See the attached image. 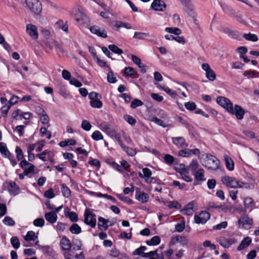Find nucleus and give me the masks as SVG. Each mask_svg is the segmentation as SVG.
I'll return each instance as SVG.
<instances>
[{"label":"nucleus","mask_w":259,"mask_h":259,"mask_svg":"<svg viewBox=\"0 0 259 259\" xmlns=\"http://www.w3.org/2000/svg\"><path fill=\"white\" fill-rule=\"evenodd\" d=\"M217 102L225 109L229 113L235 115L237 119L239 120L243 119L245 114V111L240 106L235 105L233 107V104L231 101L224 97L220 96L217 97Z\"/></svg>","instance_id":"obj_1"},{"label":"nucleus","mask_w":259,"mask_h":259,"mask_svg":"<svg viewBox=\"0 0 259 259\" xmlns=\"http://www.w3.org/2000/svg\"><path fill=\"white\" fill-rule=\"evenodd\" d=\"M221 182L224 185L231 188H245L246 189H252L254 188L253 184L244 183L229 176H222L221 177Z\"/></svg>","instance_id":"obj_2"},{"label":"nucleus","mask_w":259,"mask_h":259,"mask_svg":"<svg viewBox=\"0 0 259 259\" xmlns=\"http://www.w3.org/2000/svg\"><path fill=\"white\" fill-rule=\"evenodd\" d=\"M26 8L34 15H39L42 12L41 3L39 0H24Z\"/></svg>","instance_id":"obj_3"},{"label":"nucleus","mask_w":259,"mask_h":259,"mask_svg":"<svg viewBox=\"0 0 259 259\" xmlns=\"http://www.w3.org/2000/svg\"><path fill=\"white\" fill-rule=\"evenodd\" d=\"M205 158L202 164L208 169L215 170L219 168L220 161L214 156L206 153L204 155Z\"/></svg>","instance_id":"obj_4"},{"label":"nucleus","mask_w":259,"mask_h":259,"mask_svg":"<svg viewBox=\"0 0 259 259\" xmlns=\"http://www.w3.org/2000/svg\"><path fill=\"white\" fill-rule=\"evenodd\" d=\"M84 223L92 228L96 226V215L90 209H86L84 213Z\"/></svg>","instance_id":"obj_5"},{"label":"nucleus","mask_w":259,"mask_h":259,"mask_svg":"<svg viewBox=\"0 0 259 259\" xmlns=\"http://www.w3.org/2000/svg\"><path fill=\"white\" fill-rule=\"evenodd\" d=\"M188 240L186 237L181 235H177L171 237L168 245L169 246H172L179 243L183 246H185L188 244Z\"/></svg>","instance_id":"obj_6"},{"label":"nucleus","mask_w":259,"mask_h":259,"mask_svg":"<svg viewBox=\"0 0 259 259\" xmlns=\"http://www.w3.org/2000/svg\"><path fill=\"white\" fill-rule=\"evenodd\" d=\"M217 241L224 248H229L231 245L237 242V240L233 238H226L220 237L217 238Z\"/></svg>","instance_id":"obj_7"},{"label":"nucleus","mask_w":259,"mask_h":259,"mask_svg":"<svg viewBox=\"0 0 259 259\" xmlns=\"http://www.w3.org/2000/svg\"><path fill=\"white\" fill-rule=\"evenodd\" d=\"M202 69L205 71L206 77L210 81H213L216 78V75L214 71L210 68L208 63L202 64Z\"/></svg>","instance_id":"obj_8"},{"label":"nucleus","mask_w":259,"mask_h":259,"mask_svg":"<svg viewBox=\"0 0 259 259\" xmlns=\"http://www.w3.org/2000/svg\"><path fill=\"white\" fill-rule=\"evenodd\" d=\"M143 173L139 172V176L144 179L145 182L147 183L150 184L152 182L154 179V178L152 177V171L148 168H143L142 169Z\"/></svg>","instance_id":"obj_9"},{"label":"nucleus","mask_w":259,"mask_h":259,"mask_svg":"<svg viewBox=\"0 0 259 259\" xmlns=\"http://www.w3.org/2000/svg\"><path fill=\"white\" fill-rule=\"evenodd\" d=\"M100 127L102 131L106 133L111 138L113 137V136L117 133L115 129H114L110 124L106 122L102 123L100 125Z\"/></svg>","instance_id":"obj_10"},{"label":"nucleus","mask_w":259,"mask_h":259,"mask_svg":"<svg viewBox=\"0 0 259 259\" xmlns=\"http://www.w3.org/2000/svg\"><path fill=\"white\" fill-rule=\"evenodd\" d=\"M26 31L32 39H37L38 38L37 29L35 25L27 24L26 26Z\"/></svg>","instance_id":"obj_11"},{"label":"nucleus","mask_w":259,"mask_h":259,"mask_svg":"<svg viewBox=\"0 0 259 259\" xmlns=\"http://www.w3.org/2000/svg\"><path fill=\"white\" fill-rule=\"evenodd\" d=\"M210 218V214L206 211H201L198 215L194 216L195 222L197 224H204Z\"/></svg>","instance_id":"obj_12"},{"label":"nucleus","mask_w":259,"mask_h":259,"mask_svg":"<svg viewBox=\"0 0 259 259\" xmlns=\"http://www.w3.org/2000/svg\"><path fill=\"white\" fill-rule=\"evenodd\" d=\"M196 202L195 201H191L186 204L184 208L181 210L184 214L191 215L194 212V207L196 206Z\"/></svg>","instance_id":"obj_13"},{"label":"nucleus","mask_w":259,"mask_h":259,"mask_svg":"<svg viewBox=\"0 0 259 259\" xmlns=\"http://www.w3.org/2000/svg\"><path fill=\"white\" fill-rule=\"evenodd\" d=\"M53 152L50 150H45L42 153L36 154V157L39 159H41L43 161H46L48 160L50 162H53Z\"/></svg>","instance_id":"obj_14"},{"label":"nucleus","mask_w":259,"mask_h":259,"mask_svg":"<svg viewBox=\"0 0 259 259\" xmlns=\"http://www.w3.org/2000/svg\"><path fill=\"white\" fill-rule=\"evenodd\" d=\"M135 198L141 203H146L149 201V196L147 193L141 192L138 189L136 191Z\"/></svg>","instance_id":"obj_15"},{"label":"nucleus","mask_w":259,"mask_h":259,"mask_svg":"<svg viewBox=\"0 0 259 259\" xmlns=\"http://www.w3.org/2000/svg\"><path fill=\"white\" fill-rule=\"evenodd\" d=\"M90 31L92 33L102 38H106L107 37L106 31L103 28H100L98 26L94 25L91 26Z\"/></svg>","instance_id":"obj_16"},{"label":"nucleus","mask_w":259,"mask_h":259,"mask_svg":"<svg viewBox=\"0 0 259 259\" xmlns=\"http://www.w3.org/2000/svg\"><path fill=\"white\" fill-rule=\"evenodd\" d=\"M134 38L139 39H147L152 41L156 39L155 36L154 35H150L148 33H144L141 32H136L134 34Z\"/></svg>","instance_id":"obj_17"},{"label":"nucleus","mask_w":259,"mask_h":259,"mask_svg":"<svg viewBox=\"0 0 259 259\" xmlns=\"http://www.w3.org/2000/svg\"><path fill=\"white\" fill-rule=\"evenodd\" d=\"M172 143L179 148L186 147L188 146L185 139L182 137H173L171 139Z\"/></svg>","instance_id":"obj_18"},{"label":"nucleus","mask_w":259,"mask_h":259,"mask_svg":"<svg viewBox=\"0 0 259 259\" xmlns=\"http://www.w3.org/2000/svg\"><path fill=\"white\" fill-rule=\"evenodd\" d=\"M252 224V219L247 217H244L238 220V226L240 228H245Z\"/></svg>","instance_id":"obj_19"},{"label":"nucleus","mask_w":259,"mask_h":259,"mask_svg":"<svg viewBox=\"0 0 259 259\" xmlns=\"http://www.w3.org/2000/svg\"><path fill=\"white\" fill-rule=\"evenodd\" d=\"M153 10L158 11H162L165 8V4L163 1L154 0L151 4Z\"/></svg>","instance_id":"obj_20"},{"label":"nucleus","mask_w":259,"mask_h":259,"mask_svg":"<svg viewBox=\"0 0 259 259\" xmlns=\"http://www.w3.org/2000/svg\"><path fill=\"white\" fill-rule=\"evenodd\" d=\"M60 244L61 248L64 251H69L71 247V242L66 236L62 237Z\"/></svg>","instance_id":"obj_21"},{"label":"nucleus","mask_w":259,"mask_h":259,"mask_svg":"<svg viewBox=\"0 0 259 259\" xmlns=\"http://www.w3.org/2000/svg\"><path fill=\"white\" fill-rule=\"evenodd\" d=\"M64 214L66 218L70 219L71 222H76L78 220V215L74 211H70L68 208L64 210Z\"/></svg>","instance_id":"obj_22"},{"label":"nucleus","mask_w":259,"mask_h":259,"mask_svg":"<svg viewBox=\"0 0 259 259\" xmlns=\"http://www.w3.org/2000/svg\"><path fill=\"white\" fill-rule=\"evenodd\" d=\"M45 218L46 220L51 224H54L56 222L58 217L57 214L54 211L45 213Z\"/></svg>","instance_id":"obj_23"},{"label":"nucleus","mask_w":259,"mask_h":259,"mask_svg":"<svg viewBox=\"0 0 259 259\" xmlns=\"http://www.w3.org/2000/svg\"><path fill=\"white\" fill-rule=\"evenodd\" d=\"M108 223H109V221L108 220H106L102 217H99L98 218V224L99 229L100 230H106L109 227Z\"/></svg>","instance_id":"obj_24"},{"label":"nucleus","mask_w":259,"mask_h":259,"mask_svg":"<svg viewBox=\"0 0 259 259\" xmlns=\"http://www.w3.org/2000/svg\"><path fill=\"white\" fill-rule=\"evenodd\" d=\"M251 239L249 237H245L237 247L238 250H241L247 248L251 243Z\"/></svg>","instance_id":"obj_25"},{"label":"nucleus","mask_w":259,"mask_h":259,"mask_svg":"<svg viewBox=\"0 0 259 259\" xmlns=\"http://www.w3.org/2000/svg\"><path fill=\"white\" fill-rule=\"evenodd\" d=\"M195 178L197 181H204L205 180L204 171L202 168H199L195 172L193 173Z\"/></svg>","instance_id":"obj_26"},{"label":"nucleus","mask_w":259,"mask_h":259,"mask_svg":"<svg viewBox=\"0 0 259 259\" xmlns=\"http://www.w3.org/2000/svg\"><path fill=\"white\" fill-rule=\"evenodd\" d=\"M0 152L2 155L5 157H9L11 156V153L7 148L6 144L0 143Z\"/></svg>","instance_id":"obj_27"},{"label":"nucleus","mask_w":259,"mask_h":259,"mask_svg":"<svg viewBox=\"0 0 259 259\" xmlns=\"http://www.w3.org/2000/svg\"><path fill=\"white\" fill-rule=\"evenodd\" d=\"M9 191L14 195L17 194L19 192V187L15 182L10 181L8 183Z\"/></svg>","instance_id":"obj_28"},{"label":"nucleus","mask_w":259,"mask_h":259,"mask_svg":"<svg viewBox=\"0 0 259 259\" xmlns=\"http://www.w3.org/2000/svg\"><path fill=\"white\" fill-rule=\"evenodd\" d=\"M243 75L248 78H256L259 77V72L256 70H246L243 72Z\"/></svg>","instance_id":"obj_29"},{"label":"nucleus","mask_w":259,"mask_h":259,"mask_svg":"<svg viewBox=\"0 0 259 259\" xmlns=\"http://www.w3.org/2000/svg\"><path fill=\"white\" fill-rule=\"evenodd\" d=\"M164 37L167 40H175L179 43H181L182 44H184L186 42L185 38L183 36H174L171 35H165Z\"/></svg>","instance_id":"obj_30"},{"label":"nucleus","mask_w":259,"mask_h":259,"mask_svg":"<svg viewBox=\"0 0 259 259\" xmlns=\"http://www.w3.org/2000/svg\"><path fill=\"white\" fill-rule=\"evenodd\" d=\"M226 167L229 170H232L234 168V163L233 160L229 156L226 155L224 157Z\"/></svg>","instance_id":"obj_31"},{"label":"nucleus","mask_w":259,"mask_h":259,"mask_svg":"<svg viewBox=\"0 0 259 259\" xmlns=\"http://www.w3.org/2000/svg\"><path fill=\"white\" fill-rule=\"evenodd\" d=\"M160 238L158 236H155L150 240H147L146 243L149 246L157 245L160 243Z\"/></svg>","instance_id":"obj_32"},{"label":"nucleus","mask_w":259,"mask_h":259,"mask_svg":"<svg viewBox=\"0 0 259 259\" xmlns=\"http://www.w3.org/2000/svg\"><path fill=\"white\" fill-rule=\"evenodd\" d=\"M113 27L114 28L119 29L120 27H124L126 29H131V26L129 23H124L121 21H115L114 22Z\"/></svg>","instance_id":"obj_33"},{"label":"nucleus","mask_w":259,"mask_h":259,"mask_svg":"<svg viewBox=\"0 0 259 259\" xmlns=\"http://www.w3.org/2000/svg\"><path fill=\"white\" fill-rule=\"evenodd\" d=\"M75 19L78 22H84L87 20L86 15L79 10L75 13Z\"/></svg>","instance_id":"obj_34"},{"label":"nucleus","mask_w":259,"mask_h":259,"mask_svg":"<svg viewBox=\"0 0 259 259\" xmlns=\"http://www.w3.org/2000/svg\"><path fill=\"white\" fill-rule=\"evenodd\" d=\"M244 205L246 208H252L254 206V202L252 198L247 197L244 199Z\"/></svg>","instance_id":"obj_35"},{"label":"nucleus","mask_w":259,"mask_h":259,"mask_svg":"<svg viewBox=\"0 0 259 259\" xmlns=\"http://www.w3.org/2000/svg\"><path fill=\"white\" fill-rule=\"evenodd\" d=\"M37 239V236L35 235V233L32 231H28L24 237V240L26 241H35Z\"/></svg>","instance_id":"obj_36"},{"label":"nucleus","mask_w":259,"mask_h":259,"mask_svg":"<svg viewBox=\"0 0 259 259\" xmlns=\"http://www.w3.org/2000/svg\"><path fill=\"white\" fill-rule=\"evenodd\" d=\"M69 231L74 234H78L81 232L80 227L77 224H73L69 228Z\"/></svg>","instance_id":"obj_37"},{"label":"nucleus","mask_w":259,"mask_h":259,"mask_svg":"<svg viewBox=\"0 0 259 259\" xmlns=\"http://www.w3.org/2000/svg\"><path fill=\"white\" fill-rule=\"evenodd\" d=\"M199 164L196 159H193L190 163L188 166V169H190L192 171H194L198 170L199 167Z\"/></svg>","instance_id":"obj_38"},{"label":"nucleus","mask_w":259,"mask_h":259,"mask_svg":"<svg viewBox=\"0 0 259 259\" xmlns=\"http://www.w3.org/2000/svg\"><path fill=\"white\" fill-rule=\"evenodd\" d=\"M61 191L63 195L65 197L68 198L71 195L70 190L65 184L61 185Z\"/></svg>","instance_id":"obj_39"},{"label":"nucleus","mask_w":259,"mask_h":259,"mask_svg":"<svg viewBox=\"0 0 259 259\" xmlns=\"http://www.w3.org/2000/svg\"><path fill=\"white\" fill-rule=\"evenodd\" d=\"M147 249L145 246H141L139 248L136 249L133 253L134 255H140L143 257L144 254H145L144 251Z\"/></svg>","instance_id":"obj_40"},{"label":"nucleus","mask_w":259,"mask_h":259,"mask_svg":"<svg viewBox=\"0 0 259 259\" xmlns=\"http://www.w3.org/2000/svg\"><path fill=\"white\" fill-rule=\"evenodd\" d=\"M167 207L170 209H179L181 208V205L177 201H171L168 202Z\"/></svg>","instance_id":"obj_41"},{"label":"nucleus","mask_w":259,"mask_h":259,"mask_svg":"<svg viewBox=\"0 0 259 259\" xmlns=\"http://www.w3.org/2000/svg\"><path fill=\"white\" fill-rule=\"evenodd\" d=\"M221 7L225 13L230 15L235 14L234 10L230 6L223 4L221 5Z\"/></svg>","instance_id":"obj_42"},{"label":"nucleus","mask_w":259,"mask_h":259,"mask_svg":"<svg viewBox=\"0 0 259 259\" xmlns=\"http://www.w3.org/2000/svg\"><path fill=\"white\" fill-rule=\"evenodd\" d=\"M11 243L12 246L16 249L19 248L20 243L18 238L16 236H13L11 238Z\"/></svg>","instance_id":"obj_43"},{"label":"nucleus","mask_w":259,"mask_h":259,"mask_svg":"<svg viewBox=\"0 0 259 259\" xmlns=\"http://www.w3.org/2000/svg\"><path fill=\"white\" fill-rule=\"evenodd\" d=\"M243 37L247 40L252 41H256L258 40L257 36L254 34L249 33L248 34L244 33L243 35Z\"/></svg>","instance_id":"obj_44"},{"label":"nucleus","mask_w":259,"mask_h":259,"mask_svg":"<svg viewBox=\"0 0 259 259\" xmlns=\"http://www.w3.org/2000/svg\"><path fill=\"white\" fill-rule=\"evenodd\" d=\"M165 30L168 33L176 35H179L182 32L181 30L177 27H166Z\"/></svg>","instance_id":"obj_45"},{"label":"nucleus","mask_w":259,"mask_h":259,"mask_svg":"<svg viewBox=\"0 0 259 259\" xmlns=\"http://www.w3.org/2000/svg\"><path fill=\"white\" fill-rule=\"evenodd\" d=\"M124 70L125 74L127 76H133L137 74V72L135 71V69L131 67H125Z\"/></svg>","instance_id":"obj_46"},{"label":"nucleus","mask_w":259,"mask_h":259,"mask_svg":"<svg viewBox=\"0 0 259 259\" xmlns=\"http://www.w3.org/2000/svg\"><path fill=\"white\" fill-rule=\"evenodd\" d=\"M108 48L112 52H113V53L117 54L118 55H120L123 53V51L115 45H109Z\"/></svg>","instance_id":"obj_47"},{"label":"nucleus","mask_w":259,"mask_h":259,"mask_svg":"<svg viewBox=\"0 0 259 259\" xmlns=\"http://www.w3.org/2000/svg\"><path fill=\"white\" fill-rule=\"evenodd\" d=\"M131 56L133 62L138 65L139 68H143L144 67V65L141 63V60L140 58L134 55H132Z\"/></svg>","instance_id":"obj_48"},{"label":"nucleus","mask_w":259,"mask_h":259,"mask_svg":"<svg viewBox=\"0 0 259 259\" xmlns=\"http://www.w3.org/2000/svg\"><path fill=\"white\" fill-rule=\"evenodd\" d=\"M121 147L124 150V151H125L126 153L130 156H133L136 154V151L135 149L126 147L124 145Z\"/></svg>","instance_id":"obj_49"},{"label":"nucleus","mask_w":259,"mask_h":259,"mask_svg":"<svg viewBox=\"0 0 259 259\" xmlns=\"http://www.w3.org/2000/svg\"><path fill=\"white\" fill-rule=\"evenodd\" d=\"M91 106L93 108H100L102 106V102L99 99H96L90 101Z\"/></svg>","instance_id":"obj_50"},{"label":"nucleus","mask_w":259,"mask_h":259,"mask_svg":"<svg viewBox=\"0 0 259 259\" xmlns=\"http://www.w3.org/2000/svg\"><path fill=\"white\" fill-rule=\"evenodd\" d=\"M222 207L221 203L213 201L209 202L207 204L208 209L212 208H220Z\"/></svg>","instance_id":"obj_51"},{"label":"nucleus","mask_w":259,"mask_h":259,"mask_svg":"<svg viewBox=\"0 0 259 259\" xmlns=\"http://www.w3.org/2000/svg\"><path fill=\"white\" fill-rule=\"evenodd\" d=\"M34 172V165L31 164L24 169L23 174L27 176L29 174H33Z\"/></svg>","instance_id":"obj_52"},{"label":"nucleus","mask_w":259,"mask_h":259,"mask_svg":"<svg viewBox=\"0 0 259 259\" xmlns=\"http://www.w3.org/2000/svg\"><path fill=\"white\" fill-rule=\"evenodd\" d=\"M178 155L179 156L182 157H190L191 156L190 149L186 148L181 150L179 152Z\"/></svg>","instance_id":"obj_53"},{"label":"nucleus","mask_w":259,"mask_h":259,"mask_svg":"<svg viewBox=\"0 0 259 259\" xmlns=\"http://www.w3.org/2000/svg\"><path fill=\"white\" fill-rule=\"evenodd\" d=\"M92 138L96 141H99L103 139V136L102 134L98 131H95L92 135Z\"/></svg>","instance_id":"obj_54"},{"label":"nucleus","mask_w":259,"mask_h":259,"mask_svg":"<svg viewBox=\"0 0 259 259\" xmlns=\"http://www.w3.org/2000/svg\"><path fill=\"white\" fill-rule=\"evenodd\" d=\"M117 196L118 197V198L121 200V201L128 204H132L133 203V201L131 199L128 198V197L124 196L122 194H117Z\"/></svg>","instance_id":"obj_55"},{"label":"nucleus","mask_w":259,"mask_h":259,"mask_svg":"<svg viewBox=\"0 0 259 259\" xmlns=\"http://www.w3.org/2000/svg\"><path fill=\"white\" fill-rule=\"evenodd\" d=\"M163 158L165 162L167 164L171 165L174 162V157L170 154H165Z\"/></svg>","instance_id":"obj_56"},{"label":"nucleus","mask_w":259,"mask_h":259,"mask_svg":"<svg viewBox=\"0 0 259 259\" xmlns=\"http://www.w3.org/2000/svg\"><path fill=\"white\" fill-rule=\"evenodd\" d=\"M107 80L109 82L114 83L117 81L116 78L114 76L113 72L110 71L107 74Z\"/></svg>","instance_id":"obj_57"},{"label":"nucleus","mask_w":259,"mask_h":259,"mask_svg":"<svg viewBox=\"0 0 259 259\" xmlns=\"http://www.w3.org/2000/svg\"><path fill=\"white\" fill-rule=\"evenodd\" d=\"M143 104V103L142 101L138 99H135L131 102V107L133 109H135L137 107L142 106Z\"/></svg>","instance_id":"obj_58"},{"label":"nucleus","mask_w":259,"mask_h":259,"mask_svg":"<svg viewBox=\"0 0 259 259\" xmlns=\"http://www.w3.org/2000/svg\"><path fill=\"white\" fill-rule=\"evenodd\" d=\"M81 127L84 131H89L91 130L92 125L89 121L83 120L81 123Z\"/></svg>","instance_id":"obj_59"},{"label":"nucleus","mask_w":259,"mask_h":259,"mask_svg":"<svg viewBox=\"0 0 259 259\" xmlns=\"http://www.w3.org/2000/svg\"><path fill=\"white\" fill-rule=\"evenodd\" d=\"M3 223L4 224L10 226H13L15 225V222L12 219V218L7 216L5 218L4 220H3Z\"/></svg>","instance_id":"obj_60"},{"label":"nucleus","mask_w":259,"mask_h":259,"mask_svg":"<svg viewBox=\"0 0 259 259\" xmlns=\"http://www.w3.org/2000/svg\"><path fill=\"white\" fill-rule=\"evenodd\" d=\"M123 118L124 119L131 125H134L136 122L135 118L130 115H125Z\"/></svg>","instance_id":"obj_61"},{"label":"nucleus","mask_w":259,"mask_h":259,"mask_svg":"<svg viewBox=\"0 0 259 259\" xmlns=\"http://www.w3.org/2000/svg\"><path fill=\"white\" fill-rule=\"evenodd\" d=\"M56 25L58 26V27L60 28H61L62 30L66 32H68V26L65 23V24H63V21L62 20H59L57 23Z\"/></svg>","instance_id":"obj_62"},{"label":"nucleus","mask_w":259,"mask_h":259,"mask_svg":"<svg viewBox=\"0 0 259 259\" xmlns=\"http://www.w3.org/2000/svg\"><path fill=\"white\" fill-rule=\"evenodd\" d=\"M185 107L189 110L193 111L196 108V105L194 102H188L185 103Z\"/></svg>","instance_id":"obj_63"},{"label":"nucleus","mask_w":259,"mask_h":259,"mask_svg":"<svg viewBox=\"0 0 259 259\" xmlns=\"http://www.w3.org/2000/svg\"><path fill=\"white\" fill-rule=\"evenodd\" d=\"M33 224L36 227H41L44 225L45 221L42 218H38L33 221Z\"/></svg>","instance_id":"obj_64"}]
</instances>
